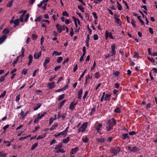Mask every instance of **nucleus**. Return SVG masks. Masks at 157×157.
<instances>
[{
    "label": "nucleus",
    "mask_w": 157,
    "mask_h": 157,
    "mask_svg": "<svg viewBox=\"0 0 157 157\" xmlns=\"http://www.w3.org/2000/svg\"><path fill=\"white\" fill-rule=\"evenodd\" d=\"M97 124L98 125L95 127V129L97 131V132L100 135H101L102 133L101 131L102 129V124L99 123L98 121H96L95 123V125Z\"/></svg>",
    "instance_id": "f257e3e1"
},
{
    "label": "nucleus",
    "mask_w": 157,
    "mask_h": 157,
    "mask_svg": "<svg viewBox=\"0 0 157 157\" xmlns=\"http://www.w3.org/2000/svg\"><path fill=\"white\" fill-rule=\"evenodd\" d=\"M88 123L87 122L84 123L78 130L79 132H83L87 128Z\"/></svg>",
    "instance_id": "f03ea898"
},
{
    "label": "nucleus",
    "mask_w": 157,
    "mask_h": 157,
    "mask_svg": "<svg viewBox=\"0 0 157 157\" xmlns=\"http://www.w3.org/2000/svg\"><path fill=\"white\" fill-rule=\"evenodd\" d=\"M69 127L68 126L67 128H66L65 129V130L59 133H58L57 134H55L54 135V136L56 137L59 136L61 135V136H65L67 133V132H68V129L69 128Z\"/></svg>",
    "instance_id": "7ed1b4c3"
},
{
    "label": "nucleus",
    "mask_w": 157,
    "mask_h": 157,
    "mask_svg": "<svg viewBox=\"0 0 157 157\" xmlns=\"http://www.w3.org/2000/svg\"><path fill=\"white\" fill-rule=\"evenodd\" d=\"M121 151L120 148L119 147H116L111 150V152L114 155H116L118 154Z\"/></svg>",
    "instance_id": "20e7f679"
},
{
    "label": "nucleus",
    "mask_w": 157,
    "mask_h": 157,
    "mask_svg": "<svg viewBox=\"0 0 157 157\" xmlns=\"http://www.w3.org/2000/svg\"><path fill=\"white\" fill-rule=\"evenodd\" d=\"M115 48V44H113L111 46V50L110 52L111 56H113L116 54V52Z\"/></svg>",
    "instance_id": "39448f33"
},
{
    "label": "nucleus",
    "mask_w": 157,
    "mask_h": 157,
    "mask_svg": "<svg viewBox=\"0 0 157 157\" xmlns=\"http://www.w3.org/2000/svg\"><path fill=\"white\" fill-rule=\"evenodd\" d=\"M114 18L115 20V22L117 24L121 25V20L119 19V18L118 17V16L117 15L115 14L114 16Z\"/></svg>",
    "instance_id": "423d86ee"
},
{
    "label": "nucleus",
    "mask_w": 157,
    "mask_h": 157,
    "mask_svg": "<svg viewBox=\"0 0 157 157\" xmlns=\"http://www.w3.org/2000/svg\"><path fill=\"white\" fill-rule=\"evenodd\" d=\"M41 55V52H36L34 55V58L36 59H38L39 58Z\"/></svg>",
    "instance_id": "0eeeda50"
},
{
    "label": "nucleus",
    "mask_w": 157,
    "mask_h": 157,
    "mask_svg": "<svg viewBox=\"0 0 157 157\" xmlns=\"http://www.w3.org/2000/svg\"><path fill=\"white\" fill-rule=\"evenodd\" d=\"M83 91L82 89H80L78 92V98L80 100L82 97V93Z\"/></svg>",
    "instance_id": "6e6552de"
},
{
    "label": "nucleus",
    "mask_w": 157,
    "mask_h": 157,
    "mask_svg": "<svg viewBox=\"0 0 157 157\" xmlns=\"http://www.w3.org/2000/svg\"><path fill=\"white\" fill-rule=\"evenodd\" d=\"M28 59H29V62L28 63V65H29L32 63L33 60V57L32 56L30 55L29 56Z\"/></svg>",
    "instance_id": "1a4fd4ad"
},
{
    "label": "nucleus",
    "mask_w": 157,
    "mask_h": 157,
    "mask_svg": "<svg viewBox=\"0 0 157 157\" xmlns=\"http://www.w3.org/2000/svg\"><path fill=\"white\" fill-rule=\"evenodd\" d=\"M50 59L49 58L47 57L45 60V62L43 63V66L45 68H46V65L50 61Z\"/></svg>",
    "instance_id": "9d476101"
},
{
    "label": "nucleus",
    "mask_w": 157,
    "mask_h": 157,
    "mask_svg": "<svg viewBox=\"0 0 157 157\" xmlns=\"http://www.w3.org/2000/svg\"><path fill=\"white\" fill-rule=\"evenodd\" d=\"M55 83L54 82L49 83L48 84V86L50 89H52L54 88L55 86Z\"/></svg>",
    "instance_id": "9b49d317"
},
{
    "label": "nucleus",
    "mask_w": 157,
    "mask_h": 157,
    "mask_svg": "<svg viewBox=\"0 0 157 157\" xmlns=\"http://www.w3.org/2000/svg\"><path fill=\"white\" fill-rule=\"evenodd\" d=\"M47 114V112H45L42 113L41 115H40V113H39L38 114L37 117H38V118L40 119H42L43 117H44L46 114Z\"/></svg>",
    "instance_id": "f8f14e48"
},
{
    "label": "nucleus",
    "mask_w": 157,
    "mask_h": 157,
    "mask_svg": "<svg viewBox=\"0 0 157 157\" xmlns=\"http://www.w3.org/2000/svg\"><path fill=\"white\" fill-rule=\"evenodd\" d=\"M78 150V148L76 147L72 148L71 150V154H75Z\"/></svg>",
    "instance_id": "ddd939ff"
},
{
    "label": "nucleus",
    "mask_w": 157,
    "mask_h": 157,
    "mask_svg": "<svg viewBox=\"0 0 157 157\" xmlns=\"http://www.w3.org/2000/svg\"><path fill=\"white\" fill-rule=\"evenodd\" d=\"M138 151H139V148L136 147L135 146L132 148L131 152L135 153L137 152Z\"/></svg>",
    "instance_id": "4468645a"
},
{
    "label": "nucleus",
    "mask_w": 157,
    "mask_h": 157,
    "mask_svg": "<svg viewBox=\"0 0 157 157\" xmlns=\"http://www.w3.org/2000/svg\"><path fill=\"white\" fill-rule=\"evenodd\" d=\"M110 96L111 95L110 94H106L105 95V98H104V100L105 101L108 100L109 101L110 100Z\"/></svg>",
    "instance_id": "2eb2a0df"
},
{
    "label": "nucleus",
    "mask_w": 157,
    "mask_h": 157,
    "mask_svg": "<svg viewBox=\"0 0 157 157\" xmlns=\"http://www.w3.org/2000/svg\"><path fill=\"white\" fill-rule=\"evenodd\" d=\"M58 126V124H54L50 128V131H52L55 129Z\"/></svg>",
    "instance_id": "dca6fc26"
},
{
    "label": "nucleus",
    "mask_w": 157,
    "mask_h": 157,
    "mask_svg": "<svg viewBox=\"0 0 157 157\" xmlns=\"http://www.w3.org/2000/svg\"><path fill=\"white\" fill-rule=\"evenodd\" d=\"M82 141L84 143H86L88 141V139L86 136H84L82 137Z\"/></svg>",
    "instance_id": "f3484780"
},
{
    "label": "nucleus",
    "mask_w": 157,
    "mask_h": 157,
    "mask_svg": "<svg viewBox=\"0 0 157 157\" xmlns=\"http://www.w3.org/2000/svg\"><path fill=\"white\" fill-rule=\"evenodd\" d=\"M62 147V145L61 143H59L58 145H56L55 147V149H58L59 150Z\"/></svg>",
    "instance_id": "a211bd4d"
},
{
    "label": "nucleus",
    "mask_w": 157,
    "mask_h": 157,
    "mask_svg": "<svg viewBox=\"0 0 157 157\" xmlns=\"http://www.w3.org/2000/svg\"><path fill=\"white\" fill-rule=\"evenodd\" d=\"M41 106V104L40 103H38L37 104L36 106H35L33 109L34 111L37 110Z\"/></svg>",
    "instance_id": "6ab92c4d"
},
{
    "label": "nucleus",
    "mask_w": 157,
    "mask_h": 157,
    "mask_svg": "<svg viewBox=\"0 0 157 157\" xmlns=\"http://www.w3.org/2000/svg\"><path fill=\"white\" fill-rule=\"evenodd\" d=\"M75 106L74 105V101L72 102L70 104L69 109L71 110H73L74 109Z\"/></svg>",
    "instance_id": "aec40b11"
},
{
    "label": "nucleus",
    "mask_w": 157,
    "mask_h": 157,
    "mask_svg": "<svg viewBox=\"0 0 157 157\" xmlns=\"http://www.w3.org/2000/svg\"><path fill=\"white\" fill-rule=\"evenodd\" d=\"M121 109L118 107H117L114 109V112L116 113H119L121 112Z\"/></svg>",
    "instance_id": "412c9836"
},
{
    "label": "nucleus",
    "mask_w": 157,
    "mask_h": 157,
    "mask_svg": "<svg viewBox=\"0 0 157 157\" xmlns=\"http://www.w3.org/2000/svg\"><path fill=\"white\" fill-rule=\"evenodd\" d=\"M56 26L58 31L59 33H61L62 31V29L61 27L59 25V24H57Z\"/></svg>",
    "instance_id": "4be33fe9"
},
{
    "label": "nucleus",
    "mask_w": 157,
    "mask_h": 157,
    "mask_svg": "<svg viewBox=\"0 0 157 157\" xmlns=\"http://www.w3.org/2000/svg\"><path fill=\"white\" fill-rule=\"evenodd\" d=\"M128 134L127 133H124L122 134V139H125L126 138L129 139V137L128 136Z\"/></svg>",
    "instance_id": "5701e85b"
},
{
    "label": "nucleus",
    "mask_w": 157,
    "mask_h": 157,
    "mask_svg": "<svg viewBox=\"0 0 157 157\" xmlns=\"http://www.w3.org/2000/svg\"><path fill=\"white\" fill-rule=\"evenodd\" d=\"M70 140V137H67L66 139H64L63 141V142L64 143H67Z\"/></svg>",
    "instance_id": "b1692460"
},
{
    "label": "nucleus",
    "mask_w": 157,
    "mask_h": 157,
    "mask_svg": "<svg viewBox=\"0 0 157 157\" xmlns=\"http://www.w3.org/2000/svg\"><path fill=\"white\" fill-rule=\"evenodd\" d=\"M9 30L8 29H4L2 31V33L4 34H8L9 33Z\"/></svg>",
    "instance_id": "393cba45"
},
{
    "label": "nucleus",
    "mask_w": 157,
    "mask_h": 157,
    "mask_svg": "<svg viewBox=\"0 0 157 157\" xmlns=\"http://www.w3.org/2000/svg\"><path fill=\"white\" fill-rule=\"evenodd\" d=\"M98 142L102 143L105 141V139L104 138H102L100 139H98L97 140Z\"/></svg>",
    "instance_id": "a878e982"
},
{
    "label": "nucleus",
    "mask_w": 157,
    "mask_h": 157,
    "mask_svg": "<svg viewBox=\"0 0 157 157\" xmlns=\"http://www.w3.org/2000/svg\"><path fill=\"white\" fill-rule=\"evenodd\" d=\"M14 24L16 26L18 25L19 24V20L17 19L14 22Z\"/></svg>",
    "instance_id": "bb28decb"
},
{
    "label": "nucleus",
    "mask_w": 157,
    "mask_h": 157,
    "mask_svg": "<svg viewBox=\"0 0 157 157\" xmlns=\"http://www.w3.org/2000/svg\"><path fill=\"white\" fill-rule=\"evenodd\" d=\"M56 153H59V152L64 153L65 152V151H64L63 149V148H61L59 149V150H58L57 151H56Z\"/></svg>",
    "instance_id": "cd10ccee"
},
{
    "label": "nucleus",
    "mask_w": 157,
    "mask_h": 157,
    "mask_svg": "<svg viewBox=\"0 0 157 157\" xmlns=\"http://www.w3.org/2000/svg\"><path fill=\"white\" fill-rule=\"evenodd\" d=\"M37 143H35L31 147V150H33L35 149L37 146Z\"/></svg>",
    "instance_id": "c85d7f7f"
},
{
    "label": "nucleus",
    "mask_w": 157,
    "mask_h": 157,
    "mask_svg": "<svg viewBox=\"0 0 157 157\" xmlns=\"http://www.w3.org/2000/svg\"><path fill=\"white\" fill-rule=\"evenodd\" d=\"M78 8L82 12H83L84 11V8L81 5L78 6Z\"/></svg>",
    "instance_id": "c756f323"
},
{
    "label": "nucleus",
    "mask_w": 157,
    "mask_h": 157,
    "mask_svg": "<svg viewBox=\"0 0 157 157\" xmlns=\"http://www.w3.org/2000/svg\"><path fill=\"white\" fill-rule=\"evenodd\" d=\"M86 69L84 70V71H83V72L82 73L81 75L79 78V81H80L81 78L83 77V76H84L85 73L86 71Z\"/></svg>",
    "instance_id": "7c9ffc66"
},
{
    "label": "nucleus",
    "mask_w": 157,
    "mask_h": 157,
    "mask_svg": "<svg viewBox=\"0 0 157 157\" xmlns=\"http://www.w3.org/2000/svg\"><path fill=\"white\" fill-rule=\"evenodd\" d=\"M64 94H62V95H59L58 98V100L59 101H60V100H62L64 98Z\"/></svg>",
    "instance_id": "2f4dec72"
},
{
    "label": "nucleus",
    "mask_w": 157,
    "mask_h": 157,
    "mask_svg": "<svg viewBox=\"0 0 157 157\" xmlns=\"http://www.w3.org/2000/svg\"><path fill=\"white\" fill-rule=\"evenodd\" d=\"M100 74L99 72H96L94 74L95 77L97 79L100 78Z\"/></svg>",
    "instance_id": "473e14b6"
},
{
    "label": "nucleus",
    "mask_w": 157,
    "mask_h": 157,
    "mask_svg": "<svg viewBox=\"0 0 157 157\" xmlns=\"http://www.w3.org/2000/svg\"><path fill=\"white\" fill-rule=\"evenodd\" d=\"M6 38H7V36L5 35H2V36H1L0 38V39L1 40H2L3 42L4 41V40L6 39Z\"/></svg>",
    "instance_id": "72a5a7b5"
},
{
    "label": "nucleus",
    "mask_w": 157,
    "mask_h": 157,
    "mask_svg": "<svg viewBox=\"0 0 157 157\" xmlns=\"http://www.w3.org/2000/svg\"><path fill=\"white\" fill-rule=\"evenodd\" d=\"M13 0H12L11 1L9 2L8 4L6 6L7 7H10L12 4Z\"/></svg>",
    "instance_id": "f704fd0d"
},
{
    "label": "nucleus",
    "mask_w": 157,
    "mask_h": 157,
    "mask_svg": "<svg viewBox=\"0 0 157 157\" xmlns=\"http://www.w3.org/2000/svg\"><path fill=\"white\" fill-rule=\"evenodd\" d=\"M63 57H58L57 60V62L58 63H60L62 60Z\"/></svg>",
    "instance_id": "c9c22d12"
},
{
    "label": "nucleus",
    "mask_w": 157,
    "mask_h": 157,
    "mask_svg": "<svg viewBox=\"0 0 157 157\" xmlns=\"http://www.w3.org/2000/svg\"><path fill=\"white\" fill-rule=\"evenodd\" d=\"M20 99V95L19 94L17 95L16 97V101L18 102L19 101Z\"/></svg>",
    "instance_id": "e433bc0d"
},
{
    "label": "nucleus",
    "mask_w": 157,
    "mask_h": 157,
    "mask_svg": "<svg viewBox=\"0 0 157 157\" xmlns=\"http://www.w3.org/2000/svg\"><path fill=\"white\" fill-rule=\"evenodd\" d=\"M96 65V63L95 61H94L93 63V66L91 67V71H92L95 69Z\"/></svg>",
    "instance_id": "4c0bfd02"
},
{
    "label": "nucleus",
    "mask_w": 157,
    "mask_h": 157,
    "mask_svg": "<svg viewBox=\"0 0 157 157\" xmlns=\"http://www.w3.org/2000/svg\"><path fill=\"white\" fill-rule=\"evenodd\" d=\"M61 54V52H57L54 51L53 53V55L55 54L56 56H60Z\"/></svg>",
    "instance_id": "58836bf2"
},
{
    "label": "nucleus",
    "mask_w": 157,
    "mask_h": 157,
    "mask_svg": "<svg viewBox=\"0 0 157 157\" xmlns=\"http://www.w3.org/2000/svg\"><path fill=\"white\" fill-rule=\"evenodd\" d=\"M17 61H18V58H17L13 60V62L12 63V64L13 65V67L15 66V65Z\"/></svg>",
    "instance_id": "ea45409f"
},
{
    "label": "nucleus",
    "mask_w": 157,
    "mask_h": 157,
    "mask_svg": "<svg viewBox=\"0 0 157 157\" xmlns=\"http://www.w3.org/2000/svg\"><path fill=\"white\" fill-rule=\"evenodd\" d=\"M6 155V154L3 153L2 152H0V157H5Z\"/></svg>",
    "instance_id": "a19ab883"
},
{
    "label": "nucleus",
    "mask_w": 157,
    "mask_h": 157,
    "mask_svg": "<svg viewBox=\"0 0 157 157\" xmlns=\"http://www.w3.org/2000/svg\"><path fill=\"white\" fill-rule=\"evenodd\" d=\"M117 7L118 9L120 10H121V8H122L121 5L120 4V3L118 2H117Z\"/></svg>",
    "instance_id": "79ce46f5"
},
{
    "label": "nucleus",
    "mask_w": 157,
    "mask_h": 157,
    "mask_svg": "<svg viewBox=\"0 0 157 157\" xmlns=\"http://www.w3.org/2000/svg\"><path fill=\"white\" fill-rule=\"evenodd\" d=\"M92 14L93 16L94 17L95 19L97 20L98 19V17L97 15V14L95 12H93L92 13Z\"/></svg>",
    "instance_id": "37998d69"
},
{
    "label": "nucleus",
    "mask_w": 157,
    "mask_h": 157,
    "mask_svg": "<svg viewBox=\"0 0 157 157\" xmlns=\"http://www.w3.org/2000/svg\"><path fill=\"white\" fill-rule=\"evenodd\" d=\"M86 47L85 46H84L82 48V52L83 53L82 55L83 56H85V54H86Z\"/></svg>",
    "instance_id": "c03bdc74"
},
{
    "label": "nucleus",
    "mask_w": 157,
    "mask_h": 157,
    "mask_svg": "<svg viewBox=\"0 0 157 157\" xmlns=\"http://www.w3.org/2000/svg\"><path fill=\"white\" fill-rule=\"evenodd\" d=\"M55 120V119H54L52 118H51L49 120V125H51V124L53 123V122Z\"/></svg>",
    "instance_id": "a18cd8bd"
},
{
    "label": "nucleus",
    "mask_w": 157,
    "mask_h": 157,
    "mask_svg": "<svg viewBox=\"0 0 157 157\" xmlns=\"http://www.w3.org/2000/svg\"><path fill=\"white\" fill-rule=\"evenodd\" d=\"M108 37H110L111 39H113V37L111 33L108 32Z\"/></svg>",
    "instance_id": "49530a36"
},
{
    "label": "nucleus",
    "mask_w": 157,
    "mask_h": 157,
    "mask_svg": "<svg viewBox=\"0 0 157 157\" xmlns=\"http://www.w3.org/2000/svg\"><path fill=\"white\" fill-rule=\"evenodd\" d=\"M147 58L150 61H151L152 63H155V61L153 58L148 57Z\"/></svg>",
    "instance_id": "de8ad7c7"
},
{
    "label": "nucleus",
    "mask_w": 157,
    "mask_h": 157,
    "mask_svg": "<svg viewBox=\"0 0 157 157\" xmlns=\"http://www.w3.org/2000/svg\"><path fill=\"white\" fill-rule=\"evenodd\" d=\"M65 101H66V100H63L62 101V102H61V103L60 104V105H59L60 108H61L63 105Z\"/></svg>",
    "instance_id": "09e8293b"
},
{
    "label": "nucleus",
    "mask_w": 157,
    "mask_h": 157,
    "mask_svg": "<svg viewBox=\"0 0 157 157\" xmlns=\"http://www.w3.org/2000/svg\"><path fill=\"white\" fill-rule=\"evenodd\" d=\"M3 143H7V144L6 145V146L9 147L10 145V143L9 141H3Z\"/></svg>",
    "instance_id": "8fccbe9b"
},
{
    "label": "nucleus",
    "mask_w": 157,
    "mask_h": 157,
    "mask_svg": "<svg viewBox=\"0 0 157 157\" xmlns=\"http://www.w3.org/2000/svg\"><path fill=\"white\" fill-rule=\"evenodd\" d=\"M6 94V91H4L3 93L0 95V98L4 97Z\"/></svg>",
    "instance_id": "3c124183"
},
{
    "label": "nucleus",
    "mask_w": 157,
    "mask_h": 157,
    "mask_svg": "<svg viewBox=\"0 0 157 157\" xmlns=\"http://www.w3.org/2000/svg\"><path fill=\"white\" fill-rule=\"evenodd\" d=\"M88 94V91H86L83 96V100H84L86 98V97Z\"/></svg>",
    "instance_id": "603ef678"
},
{
    "label": "nucleus",
    "mask_w": 157,
    "mask_h": 157,
    "mask_svg": "<svg viewBox=\"0 0 157 157\" xmlns=\"http://www.w3.org/2000/svg\"><path fill=\"white\" fill-rule=\"evenodd\" d=\"M32 39L33 40L36 39L37 37V36L36 35L34 34L32 35Z\"/></svg>",
    "instance_id": "864d4df0"
},
{
    "label": "nucleus",
    "mask_w": 157,
    "mask_h": 157,
    "mask_svg": "<svg viewBox=\"0 0 157 157\" xmlns=\"http://www.w3.org/2000/svg\"><path fill=\"white\" fill-rule=\"evenodd\" d=\"M5 76H1L0 78V82H1L4 81L5 80Z\"/></svg>",
    "instance_id": "5fc2aeb1"
},
{
    "label": "nucleus",
    "mask_w": 157,
    "mask_h": 157,
    "mask_svg": "<svg viewBox=\"0 0 157 157\" xmlns=\"http://www.w3.org/2000/svg\"><path fill=\"white\" fill-rule=\"evenodd\" d=\"M19 115L21 116L22 119V117H23L24 115V112L22 109L21 110L20 113Z\"/></svg>",
    "instance_id": "6e6d98bb"
},
{
    "label": "nucleus",
    "mask_w": 157,
    "mask_h": 157,
    "mask_svg": "<svg viewBox=\"0 0 157 157\" xmlns=\"http://www.w3.org/2000/svg\"><path fill=\"white\" fill-rule=\"evenodd\" d=\"M93 37H94V40H97L98 38V36L97 35L94 34V35Z\"/></svg>",
    "instance_id": "4d7b16f0"
},
{
    "label": "nucleus",
    "mask_w": 157,
    "mask_h": 157,
    "mask_svg": "<svg viewBox=\"0 0 157 157\" xmlns=\"http://www.w3.org/2000/svg\"><path fill=\"white\" fill-rule=\"evenodd\" d=\"M29 14H27L26 15V17L25 19V22H26L28 21V19H29Z\"/></svg>",
    "instance_id": "13d9d810"
},
{
    "label": "nucleus",
    "mask_w": 157,
    "mask_h": 157,
    "mask_svg": "<svg viewBox=\"0 0 157 157\" xmlns=\"http://www.w3.org/2000/svg\"><path fill=\"white\" fill-rule=\"evenodd\" d=\"M131 24L133 27L136 26V22L134 19H132L131 21Z\"/></svg>",
    "instance_id": "bf43d9fd"
},
{
    "label": "nucleus",
    "mask_w": 157,
    "mask_h": 157,
    "mask_svg": "<svg viewBox=\"0 0 157 157\" xmlns=\"http://www.w3.org/2000/svg\"><path fill=\"white\" fill-rule=\"evenodd\" d=\"M128 133L131 136L135 135L136 134V132L134 131L131 132H129Z\"/></svg>",
    "instance_id": "052dcab7"
},
{
    "label": "nucleus",
    "mask_w": 157,
    "mask_h": 157,
    "mask_svg": "<svg viewBox=\"0 0 157 157\" xmlns=\"http://www.w3.org/2000/svg\"><path fill=\"white\" fill-rule=\"evenodd\" d=\"M70 34L71 36H73L74 34L73 29L72 28L71 29V30L70 32Z\"/></svg>",
    "instance_id": "680f3d73"
},
{
    "label": "nucleus",
    "mask_w": 157,
    "mask_h": 157,
    "mask_svg": "<svg viewBox=\"0 0 157 157\" xmlns=\"http://www.w3.org/2000/svg\"><path fill=\"white\" fill-rule=\"evenodd\" d=\"M56 143V140L54 139V140H52L51 141V142L50 143V144L51 145H52L53 144H55Z\"/></svg>",
    "instance_id": "e2e57ef3"
},
{
    "label": "nucleus",
    "mask_w": 157,
    "mask_h": 157,
    "mask_svg": "<svg viewBox=\"0 0 157 157\" xmlns=\"http://www.w3.org/2000/svg\"><path fill=\"white\" fill-rule=\"evenodd\" d=\"M29 113V112L28 111H27L25 114H24V115L23 117H22V120H24L25 119V117L27 116V115Z\"/></svg>",
    "instance_id": "0e129e2a"
},
{
    "label": "nucleus",
    "mask_w": 157,
    "mask_h": 157,
    "mask_svg": "<svg viewBox=\"0 0 157 157\" xmlns=\"http://www.w3.org/2000/svg\"><path fill=\"white\" fill-rule=\"evenodd\" d=\"M90 78V76L89 75H88V76L87 77H86L85 78V83L86 84H87V81L88 80V79H89Z\"/></svg>",
    "instance_id": "69168bd1"
},
{
    "label": "nucleus",
    "mask_w": 157,
    "mask_h": 157,
    "mask_svg": "<svg viewBox=\"0 0 157 157\" xmlns=\"http://www.w3.org/2000/svg\"><path fill=\"white\" fill-rule=\"evenodd\" d=\"M123 3L126 6L127 9L128 10L129 9L128 6V4H127V2H126L124 1V0H123Z\"/></svg>",
    "instance_id": "338daca9"
},
{
    "label": "nucleus",
    "mask_w": 157,
    "mask_h": 157,
    "mask_svg": "<svg viewBox=\"0 0 157 157\" xmlns=\"http://www.w3.org/2000/svg\"><path fill=\"white\" fill-rule=\"evenodd\" d=\"M39 120H40V119H39L38 117H37L36 118L34 121V123H37L38 121Z\"/></svg>",
    "instance_id": "774afa93"
}]
</instances>
